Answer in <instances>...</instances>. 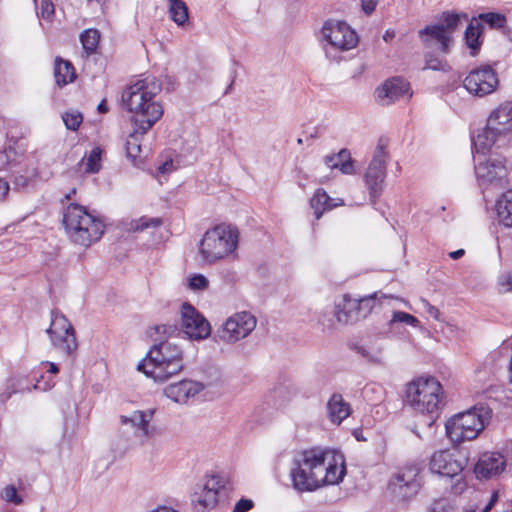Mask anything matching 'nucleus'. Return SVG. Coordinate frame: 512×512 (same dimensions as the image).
I'll return each mask as SVG.
<instances>
[{
    "instance_id": "f257e3e1",
    "label": "nucleus",
    "mask_w": 512,
    "mask_h": 512,
    "mask_svg": "<svg viewBox=\"0 0 512 512\" xmlns=\"http://www.w3.org/2000/svg\"><path fill=\"white\" fill-rule=\"evenodd\" d=\"M346 473L344 456L334 450L313 447L302 451L290 470L292 486L299 492L314 491L342 481Z\"/></svg>"
},
{
    "instance_id": "f03ea898",
    "label": "nucleus",
    "mask_w": 512,
    "mask_h": 512,
    "mask_svg": "<svg viewBox=\"0 0 512 512\" xmlns=\"http://www.w3.org/2000/svg\"><path fill=\"white\" fill-rule=\"evenodd\" d=\"M161 91L160 81L152 75L133 79L122 93L124 107L132 114L133 125L148 132L162 117L163 107L156 96Z\"/></svg>"
},
{
    "instance_id": "7ed1b4c3",
    "label": "nucleus",
    "mask_w": 512,
    "mask_h": 512,
    "mask_svg": "<svg viewBox=\"0 0 512 512\" xmlns=\"http://www.w3.org/2000/svg\"><path fill=\"white\" fill-rule=\"evenodd\" d=\"M240 231L229 223L217 224L204 232L198 243V255L205 265L236 260Z\"/></svg>"
},
{
    "instance_id": "20e7f679",
    "label": "nucleus",
    "mask_w": 512,
    "mask_h": 512,
    "mask_svg": "<svg viewBox=\"0 0 512 512\" xmlns=\"http://www.w3.org/2000/svg\"><path fill=\"white\" fill-rule=\"evenodd\" d=\"M62 223L70 241L84 248L98 242L105 231L101 217L76 203H71L64 209Z\"/></svg>"
},
{
    "instance_id": "39448f33",
    "label": "nucleus",
    "mask_w": 512,
    "mask_h": 512,
    "mask_svg": "<svg viewBox=\"0 0 512 512\" xmlns=\"http://www.w3.org/2000/svg\"><path fill=\"white\" fill-rule=\"evenodd\" d=\"M137 368L156 382H165L183 370V350L172 341H161L151 347Z\"/></svg>"
},
{
    "instance_id": "423d86ee",
    "label": "nucleus",
    "mask_w": 512,
    "mask_h": 512,
    "mask_svg": "<svg viewBox=\"0 0 512 512\" xmlns=\"http://www.w3.org/2000/svg\"><path fill=\"white\" fill-rule=\"evenodd\" d=\"M512 132V101H504L494 108L483 131L473 140L477 152L485 153L493 146H505Z\"/></svg>"
},
{
    "instance_id": "0eeeda50",
    "label": "nucleus",
    "mask_w": 512,
    "mask_h": 512,
    "mask_svg": "<svg viewBox=\"0 0 512 512\" xmlns=\"http://www.w3.org/2000/svg\"><path fill=\"white\" fill-rule=\"evenodd\" d=\"M444 398L443 386L435 377H418L406 386L407 404L422 414L437 413L444 406Z\"/></svg>"
},
{
    "instance_id": "6e6552de",
    "label": "nucleus",
    "mask_w": 512,
    "mask_h": 512,
    "mask_svg": "<svg viewBox=\"0 0 512 512\" xmlns=\"http://www.w3.org/2000/svg\"><path fill=\"white\" fill-rule=\"evenodd\" d=\"M491 418V410L486 406H474L460 412L446 422V433L449 439L460 444L478 437Z\"/></svg>"
},
{
    "instance_id": "1a4fd4ad",
    "label": "nucleus",
    "mask_w": 512,
    "mask_h": 512,
    "mask_svg": "<svg viewBox=\"0 0 512 512\" xmlns=\"http://www.w3.org/2000/svg\"><path fill=\"white\" fill-rule=\"evenodd\" d=\"M460 24V15L454 12L446 11L441 14L437 24L428 25L419 30L418 36L426 47L438 46V50L447 53L452 34Z\"/></svg>"
},
{
    "instance_id": "9d476101",
    "label": "nucleus",
    "mask_w": 512,
    "mask_h": 512,
    "mask_svg": "<svg viewBox=\"0 0 512 512\" xmlns=\"http://www.w3.org/2000/svg\"><path fill=\"white\" fill-rule=\"evenodd\" d=\"M322 36L328 43V47L325 48L327 55L351 50L359 42L355 30L344 21H326L322 27Z\"/></svg>"
},
{
    "instance_id": "9b49d317",
    "label": "nucleus",
    "mask_w": 512,
    "mask_h": 512,
    "mask_svg": "<svg viewBox=\"0 0 512 512\" xmlns=\"http://www.w3.org/2000/svg\"><path fill=\"white\" fill-rule=\"evenodd\" d=\"M47 334L52 346L66 356L73 355L78 349L75 330L69 320L61 313L52 311L51 323Z\"/></svg>"
},
{
    "instance_id": "f8f14e48",
    "label": "nucleus",
    "mask_w": 512,
    "mask_h": 512,
    "mask_svg": "<svg viewBox=\"0 0 512 512\" xmlns=\"http://www.w3.org/2000/svg\"><path fill=\"white\" fill-rule=\"evenodd\" d=\"M256 317L247 311L236 312L228 317L217 330V336L226 344H235L247 338L256 328Z\"/></svg>"
},
{
    "instance_id": "ddd939ff",
    "label": "nucleus",
    "mask_w": 512,
    "mask_h": 512,
    "mask_svg": "<svg viewBox=\"0 0 512 512\" xmlns=\"http://www.w3.org/2000/svg\"><path fill=\"white\" fill-rule=\"evenodd\" d=\"M498 83V77L491 66L477 67L471 70L463 80L465 89L479 97L493 93Z\"/></svg>"
},
{
    "instance_id": "4468645a",
    "label": "nucleus",
    "mask_w": 512,
    "mask_h": 512,
    "mask_svg": "<svg viewBox=\"0 0 512 512\" xmlns=\"http://www.w3.org/2000/svg\"><path fill=\"white\" fill-rule=\"evenodd\" d=\"M181 328L191 339H206L211 333L208 320L191 304L184 303L180 310Z\"/></svg>"
},
{
    "instance_id": "2eb2a0df",
    "label": "nucleus",
    "mask_w": 512,
    "mask_h": 512,
    "mask_svg": "<svg viewBox=\"0 0 512 512\" xmlns=\"http://www.w3.org/2000/svg\"><path fill=\"white\" fill-rule=\"evenodd\" d=\"M386 178V152L383 146H377L364 179L371 198L379 197Z\"/></svg>"
},
{
    "instance_id": "dca6fc26",
    "label": "nucleus",
    "mask_w": 512,
    "mask_h": 512,
    "mask_svg": "<svg viewBox=\"0 0 512 512\" xmlns=\"http://www.w3.org/2000/svg\"><path fill=\"white\" fill-rule=\"evenodd\" d=\"M422 485L420 470L416 466H410L397 473L390 483L393 494L401 499L408 500L417 494Z\"/></svg>"
},
{
    "instance_id": "f3484780",
    "label": "nucleus",
    "mask_w": 512,
    "mask_h": 512,
    "mask_svg": "<svg viewBox=\"0 0 512 512\" xmlns=\"http://www.w3.org/2000/svg\"><path fill=\"white\" fill-rule=\"evenodd\" d=\"M411 96L410 84L398 76L387 79L375 90V99L381 106H389L401 98L409 99Z\"/></svg>"
},
{
    "instance_id": "a211bd4d",
    "label": "nucleus",
    "mask_w": 512,
    "mask_h": 512,
    "mask_svg": "<svg viewBox=\"0 0 512 512\" xmlns=\"http://www.w3.org/2000/svg\"><path fill=\"white\" fill-rule=\"evenodd\" d=\"M219 487L216 477H209L195 486L191 502L197 512H205L216 505Z\"/></svg>"
},
{
    "instance_id": "6ab92c4d",
    "label": "nucleus",
    "mask_w": 512,
    "mask_h": 512,
    "mask_svg": "<svg viewBox=\"0 0 512 512\" xmlns=\"http://www.w3.org/2000/svg\"><path fill=\"white\" fill-rule=\"evenodd\" d=\"M154 413V409L135 410L129 415H121L120 423L128 426L136 437L147 439L154 434V428L150 425Z\"/></svg>"
},
{
    "instance_id": "aec40b11",
    "label": "nucleus",
    "mask_w": 512,
    "mask_h": 512,
    "mask_svg": "<svg viewBox=\"0 0 512 512\" xmlns=\"http://www.w3.org/2000/svg\"><path fill=\"white\" fill-rule=\"evenodd\" d=\"M429 469L434 474L453 478L461 474L464 463L449 451L440 450L431 456Z\"/></svg>"
},
{
    "instance_id": "412c9836",
    "label": "nucleus",
    "mask_w": 512,
    "mask_h": 512,
    "mask_svg": "<svg viewBox=\"0 0 512 512\" xmlns=\"http://www.w3.org/2000/svg\"><path fill=\"white\" fill-rule=\"evenodd\" d=\"M385 349L384 339L379 334L369 336L365 341L354 346L355 352L373 365L385 364Z\"/></svg>"
},
{
    "instance_id": "4be33fe9",
    "label": "nucleus",
    "mask_w": 512,
    "mask_h": 512,
    "mask_svg": "<svg viewBox=\"0 0 512 512\" xmlns=\"http://www.w3.org/2000/svg\"><path fill=\"white\" fill-rule=\"evenodd\" d=\"M204 389L201 382L193 380H182L177 383L170 384L164 388V394L167 398L176 403H186Z\"/></svg>"
},
{
    "instance_id": "5701e85b",
    "label": "nucleus",
    "mask_w": 512,
    "mask_h": 512,
    "mask_svg": "<svg viewBox=\"0 0 512 512\" xmlns=\"http://www.w3.org/2000/svg\"><path fill=\"white\" fill-rule=\"evenodd\" d=\"M505 464V459L500 453L486 452L478 459L474 472L477 478H492L504 471Z\"/></svg>"
},
{
    "instance_id": "b1692460",
    "label": "nucleus",
    "mask_w": 512,
    "mask_h": 512,
    "mask_svg": "<svg viewBox=\"0 0 512 512\" xmlns=\"http://www.w3.org/2000/svg\"><path fill=\"white\" fill-rule=\"evenodd\" d=\"M475 173L479 179L488 182L502 178L506 174L505 160L490 156L486 161L478 162L475 165Z\"/></svg>"
},
{
    "instance_id": "393cba45",
    "label": "nucleus",
    "mask_w": 512,
    "mask_h": 512,
    "mask_svg": "<svg viewBox=\"0 0 512 512\" xmlns=\"http://www.w3.org/2000/svg\"><path fill=\"white\" fill-rule=\"evenodd\" d=\"M327 416L331 423L340 425L352 413L348 403L340 393H333L327 401Z\"/></svg>"
},
{
    "instance_id": "a878e982",
    "label": "nucleus",
    "mask_w": 512,
    "mask_h": 512,
    "mask_svg": "<svg viewBox=\"0 0 512 512\" xmlns=\"http://www.w3.org/2000/svg\"><path fill=\"white\" fill-rule=\"evenodd\" d=\"M310 205L316 219H320L324 212L343 206L344 201L341 198H331L325 190L318 189L311 198Z\"/></svg>"
},
{
    "instance_id": "bb28decb",
    "label": "nucleus",
    "mask_w": 512,
    "mask_h": 512,
    "mask_svg": "<svg viewBox=\"0 0 512 512\" xmlns=\"http://www.w3.org/2000/svg\"><path fill=\"white\" fill-rule=\"evenodd\" d=\"M335 316L340 323H349L360 319L357 299L345 295L343 303L336 306Z\"/></svg>"
},
{
    "instance_id": "cd10ccee",
    "label": "nucleus",
    "mask_w": 512,
    "mask_h": 512,
    "mask_svg": "<svg viewBox=\"0 0 512 512\" xmlns=\"http://www.w3.org/2000/svg\"><path fill=\"white\" fill-rule=\"evenodd\" d=\"M497 219L501 225L512 227V190L504 192L496 202Z\"/></svg>"
},
{
    "instance_id": "c85d7f7f",
    "label": "nucleus",
    "mask_w": 512,
    "mask_h": 512,
    "mask_svg": "<svg viewBox=\"0 0 512 512\" xmlns=\"http://www.w3.org/2000/svg\"><path fill=\"white\" fill-rule=\"evenodd\" d=\"M324 162L330 169H339L343 174H352L353 163L350 154L343 149L338 154L327 155Z\"/></svg>"
},
{
    "instance_id": "c756f323",
    "label": "nucleus",
    "mask_w": 512,
    "mask_h": 512,
    "mask_svg": "<svg viewBox=\"0 0 512 512\" xmlns=\"http://www.w3.org/2000/svg\"><path fill=\"white\" fill-rule=\"evenodd\" d=\"M139 125H134L133 131L129 134L126 140V152L127 155L133 159L137 158L141 153L140 138L143 137L147 132L140 131Z\"/></svg>"
},
{
    "instance_id": "7c9ffc66",
    "label": "nucleus",
    "mask_w": 512,
    "mask_h": 512,
    "mask_svg": "<svg viewBox=\"0 0 512 512\" xmlns=\"http://www.w3.org/2000/svg\"><path fill=\"white\" fill-rule=\"evenodd\" d=\"M170 18L179 26L188 20V8L182 0H169Z\"/></svg>"
},
{
    "instance_id": "2f4dec72",
    "label": "nucleus",
    "mask_w": 512,
    "mask_h": 512,
    "mask_svg": "<svg viewBox=\"0 0 512 512\" xmlns=\"http://www.w3.org/2000/svg\"><path fill=\"white\" fill-rule=\"evenodd\" d=\"M100 40V33L97 29H87L80 35V41L87 54L96 51Z\"/></svg>"
},
{
    "instance_id": "473e14b6",
    "label": "nucleus",
    "mask_w": 512,
    "mask_h": 512,
    "mask_svg": "<svg viewBox=\"0 0 512 512\" xmlns=\"http://www.w3.org/2000/svg\"><path fill=\"white\" fill-rule=\"evenodd\" d=\"M101 149L93 148L90 153L82 159L84 171L86 173H97L101 168Z\"/></svg>"
},
{
    "instance_id": "72a5a7b5",
    "label": "nucleus",
    "mask_w": 512,
    "mask_h": 512,
    "mask_svg": "<svg viewBox=\"0 0 512 512\" xmlns=\"http://www.w3.org/2000/svg\"><path fill=\"white\" fill-rule=\"evenodd\" d=\"M54 76L56 84L59 87H63L75 80L74 66H55Z\"/></svg>"
},
{
    "instance_id": "f704fd0d",
    "label": "nucleus",
    "mask_w": 512,
    "mask_h": 512,
    "mask_svg": "<svg viewBox=\"0 0 512 512\" xmlns=\"http://www.w3.org/2000/svg\"><path fill=\"white\" fill-rule=\"evenodd\" d=\"M397 323H403L414 328L420 327V321L415 316L403 311H394L388 325L393 327Z\"/></svg>"
},
{
    "instance_id": "c9c22d12",
    "label": "nucleus",
    "mask_w": 512,
    "mask_h": 512,
    "mask_svg": "<svg viewBox=\"0 0 512 512\" xmlns=\"http://www.w3.org/2000/svg\"><path fill=\"white\" fill-rule=\"evenodd\" d=\"M161 224L162 220L160 218L141 217L131 221L129 229L134 232H141L148 228L159 227Z\"/></svg>"
},
{
    "instance_id": "e433bc0d",
    "label": "nucleus",
    "mask_w": 512,
    "mask_h": 512,
    "mask_svg": "<svg viewBox=\"0 0 512 512\" xmlns=\"http://www.w3.org/2000/svg\"><path fill=\"white\" fill-rule=\"evenodd\" d=\"M481 32L478 27H474L470 24L465 31V40L467 46L472 50L471 54L475 55L477 50L480 48L481 42L479 41Z\"/></svg>"
},
{
    "instance_id": "4c0bfd02",
    "label": "nucleus",
    "mask_w": 512,
    "mask_h": 512,
    "mask_svg": "<svg viewBox=\"0 0 512 512\" xmlns=\"http://www.w3.org/2000/svg\"><path fill=\"white\" fill-rule=\"evenodd\" d=\"M62 119L67 129L76 131L83 121V116L77 110H70L62 115Z\"/></svg>"
},
{
    "instance_id": "58836bf2",
    "label": "nucleus",
    "mask_w": 512,
    "mask_h": 512,
    "mask_svg": "<svg viewBox=\"0 0 512 512\" xmlns=\"http://www.w3.org/2000/svg\"><path fill=\"white\" fill-rule=\"evenodd\" d=\"M479 18L491 28H503L506 24V18L500 13L488 12L480 14Z\"/></svg>"
},
{
    "instance_id": "ea45409f",
    "label": "nucleus",
    "mask_w": 512,
    "mask_h": 512,
    "mask_svg": "<svg viewBox=\"0 0 512 512\" xmlns=\"http://www.w3.org/2000/svg\"><path fill=\"white\" fill-rule=\"evenodd\" d=\"M496 290L500 294L512 293V272L504 271L497 277Z\"/></svg>"
},
{
    "instance_id": "a19ab883",
    "label": "nucleus",
    "mask_w": 512,
    "mask_h": 512,
    "mask_svg": "<svg viewBox=\"0 0 512 512\" xmlns=\"http://www.w3.org/2000/svg\"><path fill=\"white\" fill-rule=\"evenodd\" d=\"M377 294H371L360 299H357V305L359 306V315L360 318H365L368 316L376 303Z\"/></svg>"
},
{
    "instance_id": "79ce46f5",
    "label": "nucleus",
    "mask_w": 512,
    "mask_h": 512,
    "mask_svg": "<svg viewBox=\"0 0 512 512\" xmlns=\"http://www.w3.org/2000/svg\"><path fill=\"white\" fill-rule=\"evenodd\" d=\"M187 281L189 289L193 291H204L209 287V280L203 274H194Z\"/></svg>"
},
{
    "instance_id": "37998d69",
    "label": "nucleus",
    "mask_w": 512,
    "mask_h": 512,
    "mask_svg": "<svg viewBox=\"0 0 512 512\" xmlns=\"http://www.w3.org/2000/svg\"><path fill=\"white\" fill-rule=\"evenodd\" d=\"M1 496L3 500L14 505H21L23 503L22 497L18 495L17 489L13 485L6 486Z\"/></svg>"
},
{
    "instance_id": "c03bdc74",
    "label": "nucleus",
    "mask_w": 512,
    "mask_h": 512,
    "mask_svg": "<svg viewBox=\"0 0 512 512\" xmlns=\"http://www.w3.org/2000/svg\"><path fill=\"white\" fill-rule=\"evenodd\" d=\"M38 173L33 169L28 175H17L14 177L13 183L18 188L27 187L36 177Z\"/></svg>"
},
{
    "instance_id": "a18cd8bd",
    "label": "nucleus",
    "mask_w": 512,
    "mask_h": 512,
    "mask_svg": "<svg viewBox=\"0 0 512 512\" xmlns=\"http://www.w3.org/2000/svg\"><path fill=\"white\" fill-rule=\"evenodd\" d=\"M55 13V7L51 0H42L40 5V15L43 19L51 21Z\"/></svg>"
},
{
    "instance_id": "49530a36",
    "label": "nucleus",
    "mask_w": 512,
    "mask_h": 512,
    "mask_svg": "<svg viewBox=\"0 0 512 512\" xmlns=\"http://www.w3.org/2000/svg\"><path fill=\"white\" fill-rule=\"evenodd\" d=\"M17 380L10 379L7 383L6 391L0 394V403H5L10 397L17 392L16 390Z\"/></svg>"
},
{
    "instance_id": "de8ad7c7",
    "label": "nucleus",
    "mask_w": 512,
    "mask_h": 512,
    "mask_svg": "<svg viewBox=\"0 0 512 512\" xmlns=\"http://www.w3.org/2000/svg\"><path fill=\"white\" fill-rule=\"evenodd\" d=\"M253 507V501L242 498L234 506L233 512H247Z\"/></svg>"
},
{
    "instance_id": "09e8293b",
    "label": "nucleus",
    "mask_w": 512,
    "mask_h": 512,
    "mask_svg": "<svg viewBox=\"0 0 512 512\" xmlns=\"http://www.w3.org/2000/svg\"><path fill=\"white\" fill-rule=\"evenodd\" d=\"M13 154H15V152L12 148L0 151V170L5 169L10 164L11 155Z\"/></svg>"
},
{
    "instance_id": "8fccbe9b",
    "label": "nucleus",
    "mask_w": 512,
    "mask_h": 512,
    "mask_svg": "<svg viewBox=\"0 0 512 512\" xmlns=\"http://www.w3.org/2000/svg\"><path fill=\"white\" fill-rule=\"evenodd\" d=\"M378 0H361V8L367 15L373 13L377 7Z\"/></svg>"
},
{
    "instance_id": "3c124183",
    "label": "nucleus",
    "mask_w": 512,
    "mask_h": 512,
    "mask_svg": "<svg viewBox=\"0 0 512 512\" xmlns=\"http://www.w3.org/2000/svg\"><path fill=\"white\" fill-rule=\"evenodd\" d=\"M176 326L174 325H166V324H162V325H158L155 327V331L156 333L158 334H164V335H171L173 333L176 332Z\"/></svg>"
},
{
    "instance_id": "603ef678",
    "label": "nucleus",
    "mask_w": 512,
    "mask_h": 512,
    "mask_svg": "<svg viewBox=\"0 0 512 512\" xmlns=\"http://www.w3.org/2000/svg\"><path fill=\"white\" fill-rule=\"evenodd\" d=\"M10 186L7 181L0 178V203L5 201L9 194Z\"/></svg>"
},
{
    "instance_id": "864d4df0",
    "label": "nucleus",
    "mask_w": 512,
    "mask_h": 512,
    "mask_svg": "<svg viewBox=\"0 0 512 512\" xmlns=\"http://www.w3.org/2000/svg\"><path fill=\"white\" fill-rule=\"evenodd\" d=\"M42 380H44V377L41 376V378L39 380H37V382L35 383V385L33 386V388L35 390H42V391H46V390H49L52 388L53 386V383H51V381H45L44 384H42Z\"/></svg>"
},
{
    "instance_id": "5fc2aeb1",
    "label": "nucleus",
    "mask_w": 512,
    "mask_h": 512,
    "mask_svg": "<svg viewBox=\"0 0 512 512\" xmlns=\"http://www.w3.org/2000/svg\"><path fill=\"white\" fill-rule=\"evenodd\" d=\"M424 306L426 308V311L427 313L433 317L434 319H438L439 318V310L438 308H436L435 306L431 305L429 302L427 301H424Z\"/></svg>"
},
{
    "instance_id": "6e6d98bb",
    "label": "nucleus",
    "mask_w": 512,
    "mask_h": 512,
    "mask_svg": "<svg viewBox=\"0 0 512 512\" xmlns=\"http://www.w3.org/2000/svg\"><path fill=\"white\" fill-rule=\"evenodd\" d=\"M97 110L98 112L100 113H107L108 112V106H107V103H106V100L103 99L97 106Z\"/></svg>"
},
{
    "instance_id": "4d7b16f0",
    "label": "nucleus",
    "mask_w": 512,
    "mask_h": 512,
    "mask_svg": "<svg viewBox=\"0 0 512 512\" xmlns=\"http://www.w3.org/2000/svg\"><path fill=\"white\" fill-rule=\"evenodd\" d=\"M497 498H498V495L497 493H494L490 499V502L487 504V506L485 507L484 511L483 512H488L492 507L493 505L495 504V502L497 501Z\"/></svg>"
},
{
    "instance_id": "13d9d810",
    "label": "nucleus",
    "mask_w": 512,
    "mask_h": 512,
    "mask_svg": "<svg viewBox=\"0 0 512 512\" xmlns=\"http://www.w3.org/2000/svg\"><path fill=\"white\" fill-rule=\"evenodd\" d=\"M464 253H465V251L463 249H459V250H456V251H453V252L449 253V256L452 259H459V258H461L464 255Z\"/></svg>"
},
{
    "instance_id": "bf43d9fd",
    "label": "nucleus",
    "mask_w": 512,
    "mask_h": 512,
    "mask_svg": "<svg viewBox=\"0 0 512 512\" xmlns=\"http://www.w3.org/2000/svg\"><path fill=\"white\" fill-rule=\"evenodd\" d=\"M45 364H47L49 366V369H48L49 373L57 374L59 372V368H58V366L55 363H53V362H46Z\"/></svg>"
},
{
    "instance_id": "052dcab7",
    "label": "nucleus",
    "mask_w": 512,
    "mask_h": 512,
    "mask_svg": "<svg viewBox=\"0 0 512 512\" xmlns=\"http://www.w3.org/2000/svg\"><path fill=\"white\" fill-rule=\"evenodd\" d=\"M353 436L356 438L357 441H366V438L363 436V433L359 429H355L353 431Z\"/></svg>"
},
{
    "instance_id": "680f3d73",
    "label": "nucleus",
    "mask_w": 512,
    "mask_h": 512,
    "mask_svg": "<svg viewBox=\"0 0 512 512\" xmlns=\"http://www.w3.org/2000/svg\"><path fill=\"white\" fill-rule=\"evenodd\" d=\"M394 35H395L394 31H389V30H388V31H386V32H385V34H384V36H383V39H384L386 42H388V41H390V40H392V39H393Z\"/></svg>"
},
{
    "instance_id": "e2e57ef3",
    "label": "nucleus",
    "mask_w": 512,
    "mask_h": 512,
    "mask_svg": "<svg viewBox=\"0 0 512 512\" xmlns=\"http://www.w3.org/2000/svg\"><path fill=\"white\" fill-rule=\"evenodd\" d=\"M465 487H466L465 482H463L462 479H458L457 483H456L457 491L461 492V491H463L465 489Z\"/></svg>"
},
{
    "instance_id": "0e129e2a",
    "label": "nucleus",
    "mask_w": 512,
    "mask_h": 512,
    "mask_svg": "<svg viewBox=\"0 0 512 512\" xmlns=\"http://www.w3.org/2000/svg\"><path fill=\"white\" fill-rule=\"evenodd\" d=\"M151 512H177L176 510L169 507H159Z\"/></svg>"
},
{
    "instance_id": "69168bd1",
    "label": "nucleus",
    "mask_w": 512,
    "mask_h": 512,
    "mask_svg": "<svg viewBox=\"0 0 512 512\" xmlns=\"http://www.w3.org/2000/svg\"><path fill=\"white\" fill-rule=\"evenodd\" d=\"M171 166H172V162H166L159 167V171L161 173H165L166 171H168L169 167H171Z\"/></svg>"
},
{
    "instance_id": "338daca9",
    "label": "nucleus",
    "mask_w": 512,
    "mask_h": 512,
    "mask_svg": "<svg viewBox=\"0 0 512 512\" xmlns=\"http://www.w3.org/2000/svg\"><path fill=\"white\" fill-rule=\"evenodd\" d=\"M54 64H65V65H68V64H72V63L70 61L63 60L60 57H56L55 61H54Z\"/></svg>"
},
{
    "instance_id": "774afa93",
    "label": "nucleus",
    "mask_w": 512,
    "mask_h": 512,
    "mask_svg": "<svg viewBox=\"0 0 512 512\" xmlns=\"http://www.w3.org/2000/svg\"><path fill=\"white\" fill-rule=\"evenodd\" d=\"M361 73H363V69L362 68H360L359 71H358V74H361Z\"/></svg>"
}]
</instances>
